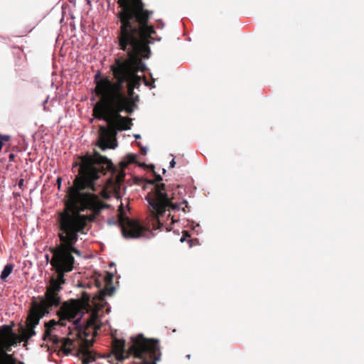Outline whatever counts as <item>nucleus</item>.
<instances>
[{"instance_id": "nucleus-1", "label": "nucleus", "mask_w": 364, "mask_h": 364, "mask_svg": "<svg viewBox=\"0 0 364 364\" xmlns=\"http://www.w3.org/2000/svg\"><path fill=\"white\" fill-rule=\"evenodd\" d=\"M80 178L75 183L74 187H69L67 191L65 203L66 210L59 215L58 223L60 232V245L51 250L53 257L50 264L55 269L57 276L52 277L46 288L45 297L38 303L33 304L26 321L24 322V346L32 336L36 335L35 327L40 319L48 314L53 307L61 303L59 293L62 285L65 283V273L73 269L74 257L72 253L81 255L80 250L75 247L78 240V233L83 232L87 221H93L107 205L95 196L80 194L78 188H84L90 185H81Z\"/></svg>"}, {"instance_id": "nucleus-2", "label": "nucleus", "mask_w": 364, "mask_h": 364, "mask_svg": "<svg viewBox=\"0 0 364 364\" xmlns=\"http://www.w3.org/2000/svg\"><path fill=\"white\" fill-rule=\"evenodd\" d=\"M120 11L118 17L120 26L117 40L119 48L127 53V58H115L110 66L114 82L109 77H101L100 73L95 76V92L97 96H106L134 105L127 97L124 85L134 89L141 85V77L139 71L146 69L142 58H149L151 54L149 44L154 41V27L149 24L153 11L145 9L143 1H117Z\"/></svg>"}, {"instance_id": "nucleus-3", "label": "nucleus", "mask_w": 364, "mask_h": 364, "mask_svg": "<svg viewBox=\"0 0 364 364\" xmlns=\"http://www.w3.org/2000/svg\"><path fill=\"white\" fill-rule=\"evenodd\" d=\"M100 100L93 108V114L98 119L108 123V127L100 126L97 146L102 149H115L117 146V132L129 130L132 125V119L122 117L120 113L125 111L128 114L134 112L133 105L106 96H99Z\"/></svg>"}, {"instance_id": "nucleus-4", "label": "nucleus", "mask_w": 364, "mask_h": 364, "mask_svg": "<svg viewBox=\"0 0 364 364\" xmlns=\"http://www.w3.org/2000/svg\"><path fill=\"white\" fill-rule=\"evenodd\" d=\"M80 168L78 174L75 176L73 181V184L70 187L75 186V183L77 178H80V184L90 185L88 187L84 188H78V192L80 194L92 195L99 197L91 193H84L85 190H90L96 191L95 181L100 178L101 175H105L107 171H110L112 174L115 175V181L118 185L124 181L125 177V172L124 170H119L114 166L109 159L106 156H102L97 151H94L93 155L86 154L80 157Z\"/></svg>"}, {"instance_id": "nucleus-5", "label": "nucleus", "mask_w": 364, "mask_h": 364, "mask_svg": "<svg viewBox=\"0 0 364 364\" xmlns=\"http://www.w3.org/2000/svg\"><path fill=\"white\" fill-rule=\"evenodd\" d=\"M131 345L126 350L125 341L114 338L112 341V352L119 361H122L129 356L140 360L141 364H156L161 360V351L159 341L147 338L142 333L130 338Z\"/></svg>"}, {"instance_id": "nucleus-6", "label": "nucleus", "mask_w": 364, "mask_h": 364, "mask_svg": "<svg viewBox=\"0 0 364 364\" xmlns=\"http://www.w3.org/2000/svg\"><path fill=\"white\" fill-rule=\"evenodd\" d=\"M164 183L156 184L151 191L146 196V200L151 208V220L153 229H159L162 224L160 222L161 217L166 210H182L184 213L189 211L187 200H184L181 203H173V198H169L165 189Z\"/></svg>"}, {"instance_id": "nucleus-7", "label": "nucleus", "mask_w": 364, "mask_h": 364, "mask_svg": "<svg viewBox=\"0 0 364 364\" xmlns=\"http://www.w3.org/2000/svg\"><path fill=\"white\" fill-rule=\"evenodd\" d=\"M90 295L86 292H83L80 300H73L70 304L67 302L63 303L58 312L60 321L69 320L71 321L76 319L75 321H73L75 324V322L79 320V318H76L80 314V312L82 310H87L90 306Z\"/></svg>"}, {"instance_id": "nucleus-8", "label": "nucleus", "mask_w": 364, "mask_h": 364, "mask_svg": "<svg viewBox=\"0 0 364 364\" xmlns=\"http://www.w3.org/2000/svg\"><path fill=\"white\" fill-rule=\"evenodd\" d=\"M118 223L121 227L123 237L126 239L139 238L146 230L139 222L125 216L123 213L119 214Z\"/></svg>"}, {"instance_id": "nucleus-9", "label": "nucleus", "mask_w": 364, "mask_h": 364, "mask_svg": "<svg viewBox=\"0 0 364 364\" xmlns=\"http://www.w3.org/2000/svg\"><path fill=\"white\" fill-rule=\"evenodd\" d=\"M92 341L85 339L83 345H81L80 349L77 350L78 355H82L83 364H89L91 361L95 360L92 352L88 350V348L92 346Z\"/></svg>"}, {"instance_id": "nucleus-10", "label": "nucleus", "mask_w": 364, "mask_h": 364, "mask_svg": "<svg viewBox=\"0 0 364 364\" xmlns=\"http://www.w3.org/2000/svg\"><path fill=\"white\" fill-rule=\"evenodd\" d=\"M80 344L79 341H75L69 338L62 339L61 349L63 350L65 354L69 355L72 353L73 350L77 348Z\"/></svg>"}, {"instance_id": "nucleus-11", "label": "nucleus", "mask_w": 364, "mask_h": 364, "mask_svg": "<svg viewBox=\"0 0 364 364\" xmlns=\"http://www.w3.org/2000/svg\"><path fill=\"white\" fill-rule=\"evenodd\" d=\"M112 279L113 275L107 272V275L104 278L106 285L105 288L101 291L102 297H104L106 295L111 296L114 293L115 289L113 286H112Z\"/></svg>"}, {"instance_id": "nucleus-12", "label": "nucleus", "mask_w": 364, "mask_h": 364, "mask_svg": "<svg viewBox=\"0 0 364 364\" xmlns=\"http://www.w3.org/2000/svg\"><path fill=\"white\" fill-rule=\"evenodd\" d=\"M63 321H60V319L56 321L54 319L50 320L48 322L45 323V332L44 337L45 338L47 337L51 336V331L57 325L64 326L65 324L63 323Z\"/></svg>"}, {"instance_id": "nucleus-13", "label": "nucleus", "mask_w": 364, "mask_h": 364, "mask_svg": "<svg viewBox=\"0 0 364 364\" xmlns=\"http://www.w3.org/2000/svg\"><path fill=\"white\" fill-rule=\"evenodd\" d=\"M12 269L13 266L11 264H6L1 273V279L3 280L6 279L11 273Z\"/></svg>"}, {"instance_id": "nucleus-14", "label": "nucleus", "mask_w": 364, "mask_h": 364, "mask_svg": "<svg viewBox=\"0 0 364 364\" xmlns=\"http://www.w3.org/2000/svg\"><path fill=\"white\" fill-rule=\"evenodd\" d=\"M127 92H128V96H127V97H129L132 102H134L135 103V100H138L139 97L136 96L135 97V99L134 98L133 95H134V88L132 87L131 85H127Z\"/></svg>"}, {"instance_id": "nucleus-15", "label": "nucleus", "mask_w": 364, "mask_h": 364, "mask_svg": "<svg viewBox=\"0 0 364 364\" xmlns=\"http://www.w3.org/2000/svg\"><path fill=\"white\" fill-rule=\"evenodd\" d=\"M154 174L155 180H149L147 181L149 183L152 185L155 184L156 182H160L162 181V177L159 174H157L155 171H154Z\"/></svg>"}, {"instance_id": "nucleus-16", "label": "nucleus", "mask_w": 364, "mask_h": 364, "mask_svg": "<svg viewBox=\"0 0 364 364\" xmlns=\"http://www.w3.org/2000/svg\"><path fill=\"white\" fill-rule=\"evenodd\" d=\"M136 159V156L133 154H129L126 156V160L129 164L134 163Z\"/></svg>"}, {"instance_id": "nucleus-17", "label": "nucleus", "mask_w": 364, "mask_h": 364, "mask_svg": "<svg viewBox=\"0 0 364 364\" xmlns=\"http://www.w3.org/2000/svg\"><path fill=\"white\" fill-rule=\"evenodd\" d=\"M96 318H97V316L95 315V314H92V318L91 321H90V323H88V326L86 328V329L85 330V332H84V334H85V336L86 337L88 336V334L86 333V331L89 328V327L90 326H93L94 325V323L95 321Z\"/></svg>"}, {"instance_id": "nucleus-18", "label": "nucleus", "mask_w": 364, "mask_h": 364, "mask_svg": "<svg viewBox=\"0 0 364 364\" xmlns=\"http://www.w3.org/2000/svg\"><path fill=\"white\" fill-rule=\"evenodd\" d=\"M129 165V162L127 161H122L119 163L120 169L119 170H124Z\"/></svg>"}, {"instance_id": "nucleus-19", "label": "nucleus", "mask_w": 364, "mask_h": 364, "mask_svg": "<svg viewBox=\"0 0 364 364\" xmlns=\"http://www.w3.org/2000/svg\"><path fill=\"white\" fill-rule=\"evenodd\" d=\"M9 139V135H3L0 134V139H2L3 143L8 141Z\"/></svg>"}, {"instance_id": "nucleus-20", "label": "nucleus", "mask_w": 364, "mask_h": 364, "mask_svg": "<svg viewBox=\"0 0 364 364\" xmlns=\"http://www.w3.org/2000/svg\"><path fill=\"white\" fill-rule=\"evenodd\" d=\"M139 147H140V150H141V154L143 155H146V149L141 146L140 145H139Z\"/></svg>"}, {"instance_id": "nucleus-21", "label": "nucleus", "mask_w": 364, "mask_h": 364, "mask_svg": "<svg viewBox=\"0 0 364 364\" xmlns=\"http://www.w3.org/2000/svg\"><path fill=\"white\" fill-rule=\"evenodd\" d=\"M95 285L97 288H100L102 286L101 282H100L98 279L95 280Z\"/></svg>"}, {"instance_id": "nucleus-22", "label": "nucleus", "mask_w": 364, "mask_h": 364, "mask_svg": "<svg viewBox=\"0 0 364 364\" xmlns=\"http://www.w3.org/2000/svg\"><path fill=\"white\" fill-rule=\"evenodd\" d=\"M176 165V161L174 159H173L171 162H170V164H169V167L170 168H173Z\"/></svg>"}, {"instance_id": "nucleus-23", "label": "nucleus", "mask_w": 364, "mask_h": 364, "mask_svg": "<svg viewBox=\"0 0 364 364\" xmlns=\"http://www.w3.org/2000/svg\"><path fill=\"white\" fill-rule=\"evenodd\" d=\"M18 185L20 188L23 187V178H20L18 183Z\"/></svg>"}, {"instance_id": "nucleus-24", "label": "nucleus", "mask_w": 364, "mask_h": 364, "mask_svg": "<svg viewBox=\"0 0 364 364\" xmlns=\"http://www.w3.org/2000/svg\"><path fill=\"white\" fill-rule=\"evenodd\" d=\"M14 157H15V156H14V154H9V159H10V161H14Z\"/></svg>"}, {"instance_id": "nucleus-25", "label": "nucleus", "mask_w": 364, "mask_h": 364, "mask_svg": "<svg viewBox=\"0 0 364 364\" xmlns=\"http://www.w3.org/2000/svg\"><path fill=\"white\" fill-rule=\"evenodd\" d=\"M61 181H62L61 178L58 177V178H57V183H58V186H60Z\"/></svg>"}, {"instance_id": "nucleus-26", "label": "nucleus", "mask_w": 364, "mask_h": 364, "mask_svg": "<svg viewBox=\"0 0 364 364\" xmlns=\"http://www.w3.org/2000/svg\"><path fill=\"white\" fill-rule=\"evenodd\" d=\"M153 172L154 171V166L151 164L148 166Z\"/></svg>"}, {"instance_id": "nucleus-27", "label": "nucleus", "mask_w": 364, "mask_h": 364, "mask_svg": "<svg viewBox=\"0 0 364 364\" xmlns=\"http://www.w3.org/2000/svg\"><path fill=\"white\" fill-rule=\"evenodd\" d=\"M144 83H145V85H147V86H149V82L146 80V77H144Z\"/></svg>"}, {"instance_id": "nucleus-28", "label": "nucleus", "mask_w": 364, "mask_h": 364, "mask_svg": "<svg viewBox=\"0 0 364 364\" xmlns=\"http://www.w3.org/2000/svg\"><path fill=\"white\" fill-rule=\"evenodd\" d=\"M3 141H2V139H0V150L1 149L2 146H3Z\"/></svg>"}, {"instance_id": "nucleus-29", "label": "nucleus", "mask_w": 364, "mask_h": 364, "mask_svg": "<svg viewBox=\"0 0 364 364\" xmlns=\"http://www.w3.org/2000/svg\"><path fill=\"white\" fill-rule=\"evenodd\" d=\"M159 21L161 22L160 26H161V28H162L164 26V23L161 21V20H159Z\"/></svg>"}, {"instance_id": "nucleus-30", "label": "nucleus", "mask_w": 364, "mask_h": 364, "mask_svg": "<svg viewBox=\"0 0 364 364\" xmlns=\"http://www.w3.org/2000/svg\"><path fill=\"white\" fill-rule=\"evenodd\" d=\"M159 21L161 22L160 26H161V28H162L164 26V23L161 21V20H159Z\"/></svg>"}, {"instance_id": "nucleus-31", "label": "nucleus", "mask_w": 364, "mask_h": 364, "mask_svg": "<svg viewBox=\"0 0 364 364\" xmlns=\"http://www.w3.org/2000/svg\"><path fill=\"white\" fill-rule=\"evenodd\" d=\"M185 240H186L185 237H184V236H183V237L181 238V240H181V242H184V241H185Z\"/></svg>"}, {"instance_id": "nucleus-32", "label": "nucleus", "mask_w": 364, "mask_h": 364, "mask_svg": "<svg viewBox=\"0 0 364 364\" xmlns=\"http://www.w3.org/2000/svg\"><path fill=\"white\" fill-rule=\"evenodd\" d=\"M134 136H135L136 139H140L141 138V136L139 134H136Z\"/></svg>"}, {"instance_id": "nucleus-33", "label": "nucleus", "mask_w": 364, "mask_h": 364, "mask_svg": "<svg viewBox=\"0 0 364 364\" xmlns=\"http://www.w3.org/2000/svg\"><path fill=\"white\" fill-rule=\"evenodd\" d=\"M81 333H82V330H80V331H78V333H77L78 336H80V335L81 334Z\"/></svg>"}, {"instance_id": "nucleus-34", "label": "nucleus", "mask_w": 364, "mask_h": 364, "mask_svg": "<svg viewBox=\"0 0 364 364\" xmlns=\"http://www.w3.org/2000/svg\"><path fill=\"white\" fill-rule=\"evenodd\" d=\"M19 328H20L21 330H23V327H22L21 325H20V326H19Z\"/></svg>"}, {"instance_id": "nucleus-35", "label": "nucleus", "mask_w": 364, "mask_h": 364, "mask_svg": "<svg viewBox=\"0 0 364 364\" xmlns=\"http://www.w3.org/2000/svg\"><path fill=\"white\" fill-rule=\"evenodd\" d=\"M186 232V236L190 237V235H188V234L187 233V232Z\"/></svg>"}, {"instance_id": "nucleus-36", "label": "nucleus", "mask_w": 364, "mask_h": 364, "mask_svg": "<svg viewBox=\"0 0 364 364\" xmlns=\"http://www.w3.org/2000/svg\"><path fill=\"white\" fill-rule=\"evenodd\" d=\"M166 172V170L164 168L163 169V173H164Z\"/></svg>"}]
</instances>
